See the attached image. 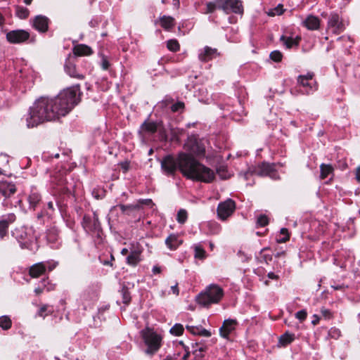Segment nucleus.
Listing matches in <instances>:
<instances>
[{
    "instance_id": "obj_6",
    "label": "nucleus",
    "mask_w": 360,
    "mask_h": 360,
    "mask_svg": "<svg viewBox=\"0 0 360 360\" xmlns=\"http://www.w3.org/2000/svg\"><path fill=\"white\" fill-rule=\"evenodd\" d=\"M185 153L191 155L193 158L196 159V157H200L205 155V147L204 141L198 139L195 136H191L188 138L184 145Z\"/></svg>"
},
{
    "instance_id": "obj_17",
    "label": "nucleus",
    "mask_w": 360,
    "mask_h": 360,
    "mask_svg": "<svg viewBox=\"0 0 360 360\" xmlns=\"http://www.w3.org/2000/svg\"><path fill=\"white\" fill-rule=\"evenodd\" d=\"M46 266L44 262H39L32 265L30 269V275L32 278H38L46 271Z\"/></svg>"
},
{
    "instance_id": "obj_56",
    "label": "nucleus",
    "mask_w": 360,
    "mask_h": 360,
    "mask_svg": "<svg viewBox=\"0 0 360 360\" xmlns=\"http://www.w3.org/2000/svg\"><path fill=\"white\" fill-rule=\"evenodd\" d=\"M321 312L325 317H327L330 314V311L326 309H321Z\"/></svg>"
},
{
    "instance_id": "obj_46",
    "label": "nucleus",
    "mask_w": 360,
    "mask_h": 360,
    "mask_svg": "<svg viewBox=\"0 0 360 360\" xmlns=\"http://www.w3.org/2000/svg\"><path fill=\"white\" fill-rule=\"evenodd\" d=\"M266 249H263L261 252H260V255H261V257L263 258V259L267 263L269 261H271L272 257L271 255H266L264 253Z\"/></svg>"
},
{
    "instance_id": "obj_61",
    "label": "nucleus",
    "mask_w": 360,
    "mask_h": 360,
    "mask_svg": "<svg viewBox=\"0 0 360 360\" xmlns=\"http://www.w3.org/2000/svg\"><path fill=\"white\" fill-rule=\"evenodd\" d=\"M173 4L176 8H179V0H173Z\"/></svg>"
},
{
    "instance_id": "obj_22",
    "label": "nucleus",
    "mask_w": 360,
    "mask_h": 360,
    "mask_svg": "<svg viewBox=\"0 0 360 360\" xmlns=\"http://www.w3.org/2000/svg\"><path fill=\"white\" fill-rule=\"evenodd\" d=\"M15 192V188L14 185L10 184L6 181H0V193L4 196L8 197Z\"/></svg>"
},
{
    "instance_id": "obj_23",
    "label": "nucleus",
    "mask_w": 360,
    "mask_h": 360,
    "mask_svg": "<svg viewBox=\"0 0 360 360\" xmlns=\"http://www.w3.org/2000/svg\"><path fill=\"white\" fill-rule=\"evenodd\" d=\"M321 174L320 178L321 179H325L330 176V179H332L333 176L334 168L331 165L329 164H321L320 165Z\"/></svg>"
},
{
    "instance_id": "obj_39",
    "label": "nucleus",
    "mask_w": 360,
    "mask_h": 360,
    "mask_svg": "<svg viewBox=\"0 0 360 360\" xmlns=\"http://www.w3.org/2000/svg\"><path fill=\"white\" fill-rule=\"evenodd\" d=\"M219 8V4L217 2H207L206 4V11L204 12L205 13H210L214 12L217 8Z\"/></svg>"
},
{
    "instance_id": "obj_33",
    "label": "nucleus",
    "mask_w": 360,
    "mask_h": 360,
    "mask_svg": "<svg viewBox=\"0 0 360 360\" xmlns=\"http://www.w3.org/2000/svg\"><path fill=\"white\" fill-rule=\"evenodd\" d=\"M167 47L171 51H177L179 49V44L176 39H170L167 42Z\"/></svg>"
},
{
    "instance_id": "obj_32",
    "label": "nucleus",
    "mask_w": 360,
    "mask_h": 360,
    "mask_svg": "<svg viewBox=\"0 0 360 360\" xmlns=\"http://www.w3.org/2000/svg\"><path fill=\"white\" fill-rule=\"evenodd\" d=\"M41 197L38 193H32L28 198L30 205L32 207L34 208L38 202L40 201Z\"/></svg>"
},
{
    "instance_id": "obj_42",
    "label": "nucleus",
    "mask_w": 360,
    "mask_h": 360,
    "mask_svg": "<svg viewBox=\"0 0 360 360\" xmlns=\"http://www.w3.org/2000/svg\"><path fill=\"white\" fill-rule=\"evenodd\" d=\"M283 13V6L278 5L274 9L268 12L269 15L274 16L276 15H281Z\"/></svg>"
},
{
    "instance_id": "obj_41",
    "label": "nucleus",
    "mask_w": 360,
    "mask_h": 360,
    "mask_svg": "<svg viewBox=\"0 0 360 360\" xmlns=\"http://www.w3.org/2000/svg\"><path fill=\"white\" fill-rule=\"evenodd\" d=\"M270 58L275 62H279L282 59V54L278 51H274L271 53Z\"/></svg>"
},
{
    "instance_id": "obj_64",
    "label": "nucleus",
    "mask_w": 360,
    "mask_h": 360,
    "mask_svg": "<svg viewBox=\"0 0 360 360\" xmlns=\"http://www.w3.org/2000/svg\"><path fill=\"white\" fill-rule=\"evenodd\" d=\"M120 207V209L122 211V212H125V210H126V206L125 205H120L118 206Z\"/></svg>"
},
{
    "instance_id": "obj_30",
    "label": "nucleus",
    "mask_w": 360,
    "mask_h": 360,
    "mask_svg": "<svg viewBox=\"0 0 360 360\" xmlns=\"http://www.w3.org/2000/svg\"><path fill=\"white\" fill-rule=\"evenodd\" d=\"M11 326V321L7 316H2L0 317V327L4 330L10 328Z\"/></svg>"
},
{
    "instance_id": "obj_49",
    "label": "nucleus",
    "mask_w": 360,
    "mask_h": 360,
    "mask_svg": "<svg viewBox=\"0 0 360 360\" xmlns=\"http://www.w3.org/2000/svg\"><path fill=\"white\" fill-rule=\"evenodd\" d=\"M57 264L56 262H47L45 263L46 269L48 268L49 271H52L57 266Z\"/></svg>"
},
{
    "instance_id": "obj_63",
    "label": "nucleus",
    "mask_w": 360,
    "mask_h": 360,
    "mask_svg": "<svg viewBox=\"0 0 360 360\" xmlns=\"http://www.w3.org/2000/svg\"><path fill=\"white\" fill-rule=\"evenodd\" d=\"M53 289H54V285H52V284L49 285V286H47V288H46V290H47L48 291L52 290H53Z\"/></svg>"
},
{
    "instance_id": "obj_38",
    "label": "nucleus",
    "mask_w": 360,
    "mask_h": 360,
    "mask_svg": "<svg viewBox=\"0 0 360 360\" xmlns=\"http://www.w3.org/2000/svg\"><path fill=\"white\" fill-rule=\"evenodd\" d=\"M217 172L220 178L223 179H228L231 176V174L227 171V168L224 166L219 167L217 170Z\"/></svg>"
},
{
    "instance_id": "obj_15",
    "label": "nucleus",
    "mask_w": 360,
    "mask_h": 360,
    "mask_svg": "<svg viewBox=\"0 0 360 360\" xmlns=\"http://www.w3.org/2000/svg\"><path fill=\"white\" fill-rule=\"evenodd\" d=\"M32 25L38 31L44 32L48 30L49 20L45 16L37 15L34 18Z\"/></svg>"
},
{
    "instance_id": "obj_50",
    "label": "nucleus",
    "mask_w": 360,
    "mask_h": 360,
    "mask_svg": "<svg viewBox=\"0 0 360 360\" xmlns=\"http://www.w3.org/2000/svg\"><path fill=\"white\" fill-rule=\"evenodd\" d=\"M171 291H172V294H174L175 295H179V288H178V284L177 283H175L174 285L171 286Z\"/></svg>"
},
{
    "instance_id": "obj_11",
    "label": "nucleus",
    "mask_w": 360,
    "mask_h": 360,
    "mask_svg": "<svg viewBox=\"0 0 360 360\" xmlns=\"http://www.w3.org/2000/svg\"><path fill=\"white\" fill-rule=\"evenodd\" d=\"M328 27L331 30V31L335 34H339L344 31L345 29V25L340 20L338 15L333 13L330 15L328 22Z\"/></svg>"
},
{
    "instance_id": "obj_3",
    "label": "nucleus",
    "mask_w": 360,
    "mask_h": 360,
    "mask_svg": "<svg viewBox=\"0 0 360 360\" xmlns=\"http://www.w3.org/2000/svg\"><path fill=\"white\" fill-rule=\"evenodd\" d=\"M56 119V112L50 108L49 98H41L38 99L30 108L26 117L28 128L34 127L46 122Z\"/></svg>"
},
{
    "instance_id": "obj_36",
    "label": "nucleus",
    "mask_w": 360,
    "mask_h": 360,
    "mask_svg": "<svg viewBox=\"0 0 360 360\" xmlns=\"http://www.w3.org/2000/svg\"><path fill=\"white\" fill-rule=\"evenodd\" d=\"M280 235L282 236V237L277 238V242L279 243H285L287 240H289V233L288 231V229L283 228L281 229Z\"/></svg>"
},
{
    "instance_id": "obj_51",
    "label": "nucleus",
    "mask_w": 360,
    "mask_h": 360,
    "mask_svg": "<svg viewBox=\"0 0 360 360\" xmlns=\"http://www.w3.org/2000/svg\"><path fill=\"white\" fill-rule=\"evenodd\" d=\"M101 65L103 70H107L108 68L109 63L106 58H103Z\"/></svg>"
},
{
    "instance_id": "obj_31",
    "label": "nucleus",
    "mask_w": 360,
    "mask_h": 360,
    "mask_svg": "<svg viewBox=\"0 0 360 360\" xmlns=\"http://www.w3.org/2000/svg\"><path fill=\"white\" fill-rule=\"evenodd\" d=\"M29 10L26 8L17 6L16 7V15L18 18L21 19H25L29 15Z\"/></svg>"
},
{
    "instance_id": "obj_28",
    "label": "nucleus",
    "mask_w": 360,
    "mask_h": 360,
    "mask_svg": "<svg viewBox=\"0 0 360 360\" xmlns=\"http://www.w3.org/2000/svg\"><path fill=\"white\" fill-rule=\"evenodd\" d=\"M184 328L180 323H176L173 327L171 328L169 332L172 335L175 336L181 335L184 333Z\"/></svg>"
},
{
    "instance_id": "obj_57",
    "label": "nucleus",
    "mask_w": 360,
    "mask_h": 360,
    "mask_svg": "<svg viewBox=\"0 0 360 360\" xmlns=\"http://www.w3.org/2000/svg\"><path fill=\"white\" fill-rule=\"evenodd\" d=\"M122 167L124 169V172H127L129 168V163L124 162L122 164Z\"/></svg>"
},
{
    "instance_id": "obj_21",
    "label": "nucleus",
    "mask_w": 360,
    "mask_h": 360,
    "mask_svg": "<svg viewBox=\"0 0 360 360\" xmlns=\"http://www.w3.org/2000/svg\"><path fill=\"white\" fill-rule=\"evenodd\" d=\"M15 219V217L14 214L8 215L7 218L5 219H2L0 221V236L3 238L7 231V229L10 223L14 221Z\"/></svg>"
},
{
    "instance_id": "obj_2",
    "label": "nucleus",
    "mask_w": 360,
    "mask_h": 360,
    "mask_svg": "<svg viewBox=\"0 0 360 360\" xmlns=\"http://www.w3.org/2000/svg\"><path fill=\"white\" fill-rule=\"evenodd\" d=\"M79 86H74L64 89L54 98L49 99L50 108L56 112V118L67 115L78 103Z\"/></svg>"
},
{
    "instance_id": "obj_34",
    "label": "nucleus",
    "mask_w": 360,
    "mask_h": 360,
    "mask_svg": "<svg viewBox=\"0 0 360 360\" xmlns=\"http://www.w3.org/2000/svg\"><path fill=\"white\" fill-rule=\"evenodd\" d=\"M141 129L142 130L153 133L156 131L157 126L154 122H145L142 124Z\"/></svg>"
},
{
    "instance_id": "obj_25",
    "label": "nucleus",
    "mask_w": 360,
    "mask_h": 360,
    "mask_svg": "<svg viewBox=\"0 0 360 360\" xmlns=\"http://www.w3.org/2000/svg\"><path fill=\"white\" fill-rule=\"evenodd\" d=\"M300 38L296 37L295 39L291 37H285L283 36L281 37V40L283 41V44L288 49H290L294 46H297L299 43Z\"/></svg>"
},
{
    "instance_id": "obj_62",
    "label": "nucleus",
    "mask_w": 360,
    "mask_h": 360,
    "mask_svg": "<svg viewBox=\"0 0 360 360\" xmlns=\"http://www.w3.org/2000/svg\"><path fill=\"white\" fill-rule=\"evenodd\" d=\"M4 22V18L2 14L0 13V25H3Z\"/></svg>"
},
{
    "instance_id": "obj_60",
    "label": "nucleus",
    "mask_w": 360,
    "mask_h": 360,
    "mask_svg": "<svg viewBox=\"0 0 360 360\" xmlns=\"http://www.w3.org/2000/svg\"><path fill=\"white\" fill-rule=\"evenodd\" d=\"M43 290L41 288H37L34 290V292L37 295H39L42 292Z\"/></svg>"
},
{
    "instance_id": "obj_19",
    "label": "nucleus",
    "mask_w": 360,
    "mask_h": 360,
    "mask_svg": "<svg viewBox=\"0 0 360 360\" xmlns=\"http://www.w3.org/2000/svg\"><path fill=\"white\" fill-rule=\"evenodd\" d=\"M303 23L308 30H318L320 26L319 19L314 15L308 16Z\"/></svg>"
},
{
    "instance_id": "obj_14",
    "label": "nucleus",
    "mask_w": 360,
    "mask_h": 360,
    "mask_svg": "<svg viewBox=\"0 0 360 360\" xmlns=\"http://www.w3.org/2000/svg\"><path fill=\"white\" fill-rule=\"evenodd\" d=\"M236 324L237 322L236 320H225L219 329L221 336L224 338H228L229 334L235 330Z\"/></svg>"
},
{
    "instance_id": "obj_58",
    "label": "nucleus",
    "mask_w": 360,
    "mask_h": 360,
    "mask_svg": "<svg viewBox=\"0 0 360 360\" xmlns=\"http://www.w3.org/2000/svg\"><path fill=\"white\" fill-rule=\"evenodd\" d=\"M121 254L122 255H126L127 254L129 255V249H127V248H123L121 251Z\"/></svg>"
},
{
    "instance_id": "obj_4",
    "label": "nucleus",
    "mask_w": 360,
    "mask_h": 360,
    "mask_svg": "<svg viewBox=\"0 0 360 360\" xmlns=\"http://www.w3.org/2000/svg\"><path fill=\"white\" fill-rule=\"evenodd\" d=\"M141 334L147 346L146 353L150 355L156 353L162 345V335L150 328L143 329Z\"/></svg>"
},
{
    "instance_id": "obj_45",
    "label": "nucleus",
    "mask_w": 360,
    "mask_h": 360,
    "mask_svg": "<svg viewBox=\"0 0 360 360\" xmlns=\"http://www.w3.org/2000/svg\"><path fill=\"white\" fill-rule=\"evenodd\" d=\"M48 310V306L43 305L38 311L37 315L40 317L44 318L48 314L46 313Z\"/></svg>"
},
{
    "instance_id": "obj_29",
    "label": "nucleus",
    "mask_w": 360,
    "mask_h": 360,
    "mask_svg": "<svg viewBox=\"0 0 360 360\" xmlns=\"http://www.w3.org/2000/svg\"><path fill=\"white\" fill-rule=\"evenodd\" d=\"M66 72L72 77L82 78V76L77 73L76 68L72 64H68L65 65Z\"/></svg>"
},
{
    "instance_id": "obj_55",
    "label": "nucleus",
    "mask_w": 360,
    "mask_h": 360,
    "mask_svg": "<svg viewBox=\"0 0 360 360\" xmlns=\"http://www.w3.org/2000/svg\"><path fill=\"white\" fill-rule=\"evenodd\" d=\"M319 321V318L318 317V316L316 315H314V319L312 320L311 323L313 325H316Z\"/></svg>"
},
{
    "instance_id": "obj_52",
    "label": "nucleus",
    "mask_w": 360,
    "mask_h": 360,
    "mask_svg": "<svg viewBox=\"0 0 360 360\" xmlns=\"http://www.w3.org/2000/svg\"><path fill=\"white\" fill-rule=\"evenodd\" d=\"M94 229H98V226H99V224H98V217H97V216H96L95 214H94Z\"/></svg>"
},
{
    "instance_id": "obj_13",
    "label": "nucleus",
    "mask_w": 360,
    "mask_h": 360,
    "mask_svg": "<svg viewBox=\"0 0 360 360\" xmlns=\"http://www.w3.org/2000/svg\"><path fill=\"white\" fill-rule=\"evenodd\" d=\"M298 83L304 88H305L304 93L310 94L316 89L315 82L312 79L311 75L307 76H300L298 77Z\"/></svg>"
},
{
    "instance_id": "obj_35",
    "label": "nucleus",
    "mask_w": 360,
    "mask_h": 360,
    "mask_svg": "<svg viewBox=\"0 0 360 360\" xmlns=\"http://www.w3.org/2000/svg\"><path fill=\"white\" fill-rule=\"evenodd\" d=\"M206 349V346L196 344V348L194 349L193 354L196 357L202 358L203 356V352H205Z\"/></svg>"
},
{
    "instance_id": "obj_53",
    "label": "nucleus",
    "mask_w": 360,
    "mask_h": 360,
    "mask_svg": "<svg viewBox=\"0 0 360 360\" xmlns=\"http://www.w3.org/2000/svg\"><path fill=\"white\" fill-rule=\"evenodd\" d=\"M268 277L271 279H278V276L277 275H276L273 272H270L268 274Z\"/></svg>"
},
{
    "instance_id": "obj_48",
    "label": "nucleus",
    "mask_w": 360,
    "mask_h": 360,
    "mask_svg": "<svg viewBox=\"0 0 360 360\" xmlns=\"http://www.w3.org/2000/svg\"><path fill=\"white\" fill-rule=\"evenodd\" d=\"M123 302L124 304H129V302H130V300H131V297L129 295V294L127 292V291H124L123 292Z\"/></svg>"
},
{
    "instance_id": "obj_5",
    "label": "nucleus",
    "mask_w": 360,
    "mask_h": 360,
    "mask_svg": "<svg viewBox=\"0 0 360 360\" xmlns=\"http://www.w3.org/2000/svg\"><path fill=\"white\" fill-rule=\"evenodd\" d=\"M224 295L223 290L217 285H210L197 297V302L203 307L218 303Z\"/></svg>"
},
{
    "instance_id": "obj_27",
    "label": "nucleus",
    "mask_w": 360,
    "mask_h": 360,
    "mask_svg": "<svg viewBox=\"0 0 360 360\" xmlns=\"http://www.w3.org/2000/svg\"><path fill=\"white\" fill-rule=\"evenodd\" d=\"M187 328L194 334H198L204 337L211 336V333L204 328H194L193 327H187Z\"/></svg>"
},
{
    "instance_id": "obj_18",
    "label": "nucleus",
    "mask_w": 360,
    "mask_h": 360,
    "mask_svg": "<svg viewBox=\"0 0 360 360\" xmlns=\"http://www.w3.org/2000/svg\"><path fill=\"white\" fill-rule=\"evenodd\" d=\"M182 242L179 236L176 234H170L165 240L166 245L171 250H176Z\"/></svg>"
},
{
    "instance_id": "obj_26",
    "label": "nucleus",
    "mask_w": 360,
    "mask_h": 360,
    "mask_svg": "<svg viewBox=\"0 0 360 360\" xmlns=\"http://www.w3.org/2000/svg\"><path fill=\"white\" fill-rule=\"evenodd\" d=\"M295 339V336L293 334L285 333L283 335H281L279 338V344L282 346H285L290 343H291Z\"/></svg>"
},
{
    "instance_id": "obj_1",
    "label": "nucleus",
    "mask_w": 360,
    "mask_h": 360,
    "mask_svg": "<svg viewBox=\"0 0 360 360\" xmlns=\"http://www.w3.org/2000/svg\"><path fill=\"white\" fill-rule=\"evenodd\" d=\"M161 167L168 175L174 174L178 168L187 179L204 183H211L215 178V172L212 169L186 153H179L176 159L166 156L161 162Z\"/></svg>"
},
{
    "instance_id": "obj_43",
    "label": "nucleus",
    "mask_w": 360,
    "mask_h": 360,
    "mask_svg": "<svg viewBox=\"0 0 360 360\" xmlns=\"http://www.w3.org/2000/svg\"><path fill=\"white\" fill-rule=\"evenodd\" d=\"M269 223V219L266 216L261 215L257 219V224L260 226H264Z\"/></svg>"
},
{
    "instance_id": "obj_16",
    "label": "nucleus",
    "mask_w": 360,
    "mask_h": 360,
    "mask_svg": "<svg viewBox=\"0 0 360 360\" xmlns=\"http://www.w3.org/2000/svg\"><path fill=\"white\" fill-rule=\"evenodd\" d=\"M217 56V49L205 46L203 49L200 50L198 58L201 61L206 62L214 58Z\"/></svg>"
},
{
    "instance_id": "obj_20",
    "label": "nucleus",
    "mask_w": 360,
    "mask_h": 360,
    "mask_svg": "<svg viewBox=\"0 0 360 360\" xmlns=\"http://www.w3.org/2000/svg\"><path fill=\"white\" fill-rule=\"evenodd\" d=\"M73 52L78 56H90L93 51L91 47L85 44H78L74 47Z\"/></svg>"
},
{
    "instance_id": "obj_7",
    "label": "nucleus",
    "mask_w": 360,
    "mask_h": 360,
    "mask_svg": "<svg viewBox=\"0 0 360 360\" xmlns=\"http://www.w3.org/2000/svg\"><path fill=\"white\" fill-rule=\"evenodd\" d=\"M219 8L225 13H235L241 14L243 12L242 4L239 0H216Z\"/></svg>"
},
{
    "instance_id": "obj_47",
    "label": "nucleus",
    "mask_w": 360,
    "mask_h": 360,
    "mask_svg": "<svg viewBox=\"0 0 360 360\" xmlns=\"http://www.w3.org/2000/svg\"><path fill=\"white\" fill-rule=\"evenodd\" d=\"M184 108V103L179 102L176 104L172 105V110L174 112L178 111L179 109Z\"/></svg>"
},
{
    "instance_id": "obj_40",
    "label": "nucleus",
    "mask_w": 360,
    "mask_h": 360,
    "mask_svg": "<svg viewBox=\"0 0 360 360\" xmlns=\"http://www.w3.org/2000/svg\"><path fill=\"white\" fill-rule=\"evenodd\" d=\"M195 257L198 259H204L205 257V252L200 246L195 247Z\"/></svg>"
},
{
    "instance_id": "obj_10",
    "label": "nucleus",
    "mask_w": 360,
    "mask_h": 360,
    "mask_svg": "<svg viewBox=\"0 0 360 360\" xmlns=\"http://www.w3.org/2000/svg\"><path fill=\"white\" fill-rule=\"evenodd\" d=\"M142 248L139 244H132L129 248V255L127 257V263L129 265L136 266L141 260Z\"/></svg>"
},
{
    "instance_id": "obj_44",
    "label": "nucleus",
    "mask_w": 360,
    "mask_h": 360,
    "mask_svg": "<svg viewBox=\"0 0 360 360\" xmlns=\"http://www.w3.org/2000/svg\"><path fill=\"white\" fill-rule=\"evenodd\" d=\"M307 313L306 310H300L295 314V317L300 321H303L307 318Z\"/></svg>"
},
{
    "instance_id": "obj_12",
    "label": "nucleus",
    "mask_w": 360,
    "mask_h": 360,
    "mask_svg": "<svg viewBox=\"0 0 360 360\" xmlns=\"http://www.w3.org/2000/svg\"><path fill=\"white\" fill-rule=\"evenodd\" d=\"M29 37V33L22 30L11 31L6 34L7 40L13 44L24 42L27 40Z\"/></svg>"
},
{
    "instance_id": "obj_8",
    "label": "nucleus",
    "mask_w": 360,
    "mask_h": 360,
    "mask_svg": "<svg viewBox=\"0 0 360 360\" xmlns=\"http://www.w3.org/2000/svg\"><path fill=\"white\" fill-rule=\"evenodd\" d=\"M236 205L233 200L228 199L220 202L217 207V214L220 219L226 220L234 212Z\"/></svg>"
},
{
    "instance_id": "obj_9",
    "label": "nucleus",
    "mask_w": 360,
    "mask_h": 360,
    "mask_svg": "<svg viewBox=\"0 0 360 360\" xmlns=\"http://www.w3.org/2000/svg\"><path fill=\"white\" fill-rule=\"evenodd\" d=\"M252 172L259 176H269L274 179L278 178V176L275 172L274 165L265 162L259 165Z\"/></svg>"
},
{
    "instance_id": "obj_54",
    "label": "nucleus",
    "mask_w": 360,
    "mask_h": 360,
    "mask_svg": "<svg viewBox=\"0 0 360 360\" xmlns=\"http://www.w3.org/2000/svg\"><path fill=\"white\" fill-rule=\"evenodd\" d=\"M356 179L360 182V167H359L356 170Z\"/></svg>"
},
{
    "instance_id": "obj_37",
    "label": "nucleus",
    "mask_w": 360,
    "mask_h": 360,
    "mask_svg": "<svg viewBox=\"0 0 360 360\" xmlns=\"http://www.w3.org/2000/svg\"><path fill=\"white\" fill-rule=\"evenodd\" d=\"M188 214L185 210H180L177 213L176 220L180 224H184L187 220Z\"/></svg>"
},
{
    "instance_id": "obj_24",
    "label": "nucleus",
    "mask_w": 360,
    "mask_h": 360,
    "mask_svg": "<svg viewBox=\"0 0 360 360\" xmlns=\"http://www.w3.org/2000/svg\"><path fill=\"white\" fill-rule=\"evenodd\" d=\"M160 26L165 30H169L172 28L174 25V19L171 16L163 15L160 18Z\"/></svg>"
},
{
    "instance_id": "obj_59",
    "label": "nucleus",
    "mask_w": 360,
    "mask_h": 360,
    "mask_svg": "<svg viewBox=\"0 0 360 360\" xmlns=\"http://www.w3.org/2000/svg\"><path fill=\"white\" fill-rule=\"evenodd\" d=\"M153 272L154 274H159L160 272V268L158 266H153Z\"/></svg>"
}]
</instances>
